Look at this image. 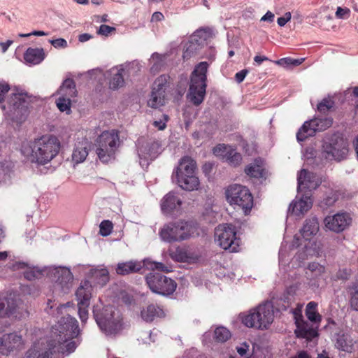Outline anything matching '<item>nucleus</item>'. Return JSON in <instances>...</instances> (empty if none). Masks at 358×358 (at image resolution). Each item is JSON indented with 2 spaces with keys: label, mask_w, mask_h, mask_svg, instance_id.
Wrapping results in <instances>:
<instances>
[{
  "label": "nucleus",
  "mask_w": 358,
  "mask_h": 358,
  "mask_svg": "<svg viewBox=\"0 0 358 358\" xmlns=\"http://www.w3.org/2000/svg\"><path fill=\"white\" fill-rule=\"evenodd\" d=\"M59 96L67 97L72 99L77 95L75 83L72 79H66L57 91Z\"/></svg>",
  "instance_id": "obj_33"
},
{
  "label": "nucleus",
  "mask_w": 358,
  "mask_h": 358,
  "mask_svg": "<svg viewBox=\"0 0 358 358\" xmlns=\"http://www.w3.org/2000/svg\"><path fill=\"white\" fill-rule=\"evenodd\" d=\"M114 29H115L113 27H111L108 25L102 24L99 27L98 34L101 35L108 36Z\"/></svg>",
  "instance_id": "obj_60"
},
{
  "label": "nucleus",
  "mask_w": 358,
  "mask_h": 358,
  "mask_svg": "<svg viewBox=\"0 0 358 358\" xmlns=\"http://www.w3.org/2000/svg\"><path fill=\"white\" fill-rule=\"evenodd\" d=\"M355 342L350 335L342 331L335 335V347L339 350L350 353L354 350Z\"/></svg>",
  "instance_id": "obj_27"
},
{
  "label": "nucleus",
  "mask_w": 358,
  "mask_h": 358,
  "mask_svg": "<svg viewBox=\"0 0 358 358\" xmlns=\"http://www.w3.org/2000/svg\"><path fill=\"white\" fill-rule=\"evenodd\" d=\"M275 15L271 11H267L261 18V21L272 22L274 20Z\"/></svg>",
  "instance_id": "obj_63"
},
{
  "label": "nucleus",
  "mask_w": 358,
  "mask_h": 358,
  "mask_svg": "<svg viewBox=\"0 0 358 358\" xmlns=\"http://www.w3.org/2000/svg\"><path fill=\"white\" fill-rule=\"evenodd\" d=\"M232 148L231 145L219 144L213 148V152L216 157L225 161L227 155H230Z\"/></svg>",
  "instance_id": "obj_42"
},
{
  "label": "nucleus",
  "mask_w": 358,
  "mask_h": 358,
  "mask_svg": "<svg viewBox=\"0 0 358 358\" xmlns=\"http://www.w3.org/2000/svg\"><path fill=\"white\" fill-rule=\"evenodd\" d=\"M143 266L151 270H158L165 272L172 271L171 267L167 266L161 262H153L150 259H145L143 260Z\"/></svg>",
  "instance_id": "obj_43"
},
{
  "label": "nucleus",
  "mask_w": 358,
  "mask_h": 358,
  "mask_svg": "<svg viewBox=\"0 0 358 358\" xmlns=\"http://www.w3.org/2000/svg\"><path fill=\"white\" fill-rule=\"evenodd\" d=\"M138 64L135 62L120 64L111 68L107 73L106 76L110 77L109 87L115 90L124 85V76H129Z\"/></svg>",
  "instance_id": "obj_16"
},
{
  "label": "nucleus",
  "mask_w": 358,
  "mask_h": 358,
  "mask_svg": "<svg viewBox=\"0 0 358 358\" xmlns=\"http://www.w3.org/2000/svg\"><path fill=\"white\" fill-rule=\"evenodd\" d=\"M296 326L295 334L298 338H305L306 341H310L318 336L317 329L319 326L313 323H309L305 320H299Z\"/></svg>",
  "instance_id": "obj_24"
},
{
  "label": "nucleus",
  "mask_w": 358,
  "mask_h": 358,
  "mask_svg": "<svg viewBox=\"0 0 358 358\" xmlns=\"http://www.w3.org/2000/svg\"><path fill=\"white\" fill-rule=\"evenodd\" d=\"M304 61L303 58L301 59H293L291 57H285L275 60L273 62L285 69H290L293 66H297L302 64Z\"/></svg>",
  "instance_id": "obj_41"
},
{
  "label": "nucleus",
  "mask_w": 358,
  "mask_h": 358,
  "mask_svg": "<svg viewBox=\"0 0 358 358\" xmlns=\"http://www.w3.org/2000/svg\"><path fill=\"white\" fill-rule=\"evenodd\" d=\"M242 323L247 327L256 329H267L274 320V311L271 303L260 304L250 309L248 313H241Z\"/></svg>",
  "instance_id": "obj_6"
},
{
  "label": "nucleus",
  "mask_w": 358,
  "mask_h": 358,
  "mask_svg": "<svg viewBox=\"0 0 358 358\" xmlns=\"http://www.w3.org/2000/svg\"><path fill=\"white\" fill-rule=\"evenodd\" d=\"M225 161L231 166H236L241 164L242 156L240 153L237 152L234 148H232L231 152H230V155H227Z\"/></svg>",
  "instance_id": "obj_48"
},
{
  "label": "nucleus",
  "mask_w": 358,
  "mask_h": 358,
  "mask_svg": "<svg viewBox=\"0 0 358 358\" xmlns=\"http://www.w3.org/2000/svg\"><path fill=\"white\" fill-rule=\"evenodd\" d=\"M245 173L252 178H262L265 176V169L262 164L255 162L245 169Z\"/></svg>",
  "instance_id": "obj_38"
},
{
  "label": "nucleus",
  "mask_w": 358,
  "mask_h": 358,
  "mask_svg": "<svg viewBox=\"0 0 358 358\" xmlns=\"http://www.w3.org/2000/svg\"><path fill=\"white\" fill-rule=\"evenodd\" d=\"M182 200L173 192H169L162 200L161 208L164 213H169L173 210L180 209Z\"/></svg>",
  "instance_id": "obj_25"
},
{
  "label": "nucleus",
  "mask_w": 358,
  "mask_h": 358,
  "mask_svg": "<svg viewBox=\"0 0 358 358\" xmlns=\"http://www.w3.org/2000/svg\"><path fill=\"white\" fill-rule=\"evenodd\" d=\"M165 94L162 91L152 90L150 97L148 101V106L152 108H158L164 105Z\"/></svg>",
  "instance_id": "obj_36"
},
{
  "label": "nucleus",
  "mask_w": 358,
  "mask_h": 358,
  "mask_svg": "<svg viewBox=\"0 0 358 358\" xmlns=\"http://www.w3.org/2000/svg\"><path fill=\"white\" fill-rule=\"evenodd\" d=\"M88 155V142L83 141L76 144L72 153V161L76 164L83 162Z\"/></svg>",
  "instance_id": "obj_32"
},
{
  "label": "nucleus",
  "mask_w": 358,
  "mask_h": 358,
  "mask_svg": "<svg viewBox=\"0 0 358 358\" xmlns=\"http://www.w3.org/2000/svg\"><path fill=\"white\" fill-rule=\"evenodd\" d=\"M60 145L61 143L57 137L46 134L24 143L21 147V152L30 162L45 165L57 155Z\"/></svg>",
  "instance_id": "obj_2"
},
{
  "label": "nucleus",
  "mask_w": 358,
  "mask_h": 358,
  "mask_svg": "<svg viewBox=\"0 0 358 358\" xmlns=\"http://www.w3.org/2000/svg\"><path fill=\"white\" fill-rule=\"evenodd\" d=\"M78 315L83 323L86 322L88 318V306L78 303Z\"/></svg>",
  "instance_id": "obj_51"
},
{
  "label": "nucleus",
  "mask_w": 358,
  "mask_h": 358,
  "mask_svg": "<svg viewBox=\"0 0 358 358\" xmlns=\"http://www.w3.org/2000/svg\"><path fill=\"white\" fill-rule=\"evenodd\" d=\"M210 29H200L196 30L191 36L185 46L183 58L188 59L196 55L206 41L210 37Z\"/></svg>",
  "instance_id": "obj_18"
},
{
  "label": "nucleus",
  "mask_w": 358,
  "mask_h": 358,
  "mask_svg": "<svg viewBox=\"0 0 358 358\" xmlns=\"http://www.w3.org/2000/svg\"><path fill=\"white\" fill-rule=\"evenodd\" d=\"M337 199L338 198L336 194L334 192H331L329 194L327 195V197L323 199V201H322V205L326 206H331L336 202Z\"/></svg>",
  "instance_id": "obj_53"
},
{
  "label": "nucleus",
  "mask_w": 358,
  "mask_h": 358,
  "mask_svg": "<svg viewBox=\"0 0 358 358\" xmlns=\"http://www.w3.org/2000/svg\"><path fill=\"white\" fill-rule=\"evenodd\" d=\"M334 102L331 99H324L317 105V110L321 113H325L333 107Z\"/></svg>",
  "instance_id": "obj_50"
},
{
  "label": "nucleus",
  "mask_w": 358,
  "mask_h": 358,
  "mask_svg": "<svg viewBox=\"0 0 358 358\" xmlns=\"http://www.w3.org/2000/svg\"><path fill=\"white\" fill-rule=\"evenodd\" d=\"M15 269L26 268L24 272V278L29 280H32L35 278H38L41 273L36 268L29 267L27 264L24 262H17L14 265Z\"/></svg>",
  "instance_id": "obj_37"
},
{
  "label": "nucleus",
  "mask_w": 358,
  "mask_h": 358,
  "mask_svg": "<svg viewBox=\"0 0 358 358\" xmlns=\"http://www.w3.org/2000/svg\"><path fill=\"white\" fill-rule=\"evenodd\" d=\"M215 241L222 249L236 252L240 249L241 240L236 237V230L231 224H220L215 230Z\"/></svg>",
  "instance_id": "obj_9"
},
{
  "label": "nucleus",
  "mask_w": 358,
  "mask_h": 358,
  "mask_svg": "<svg viewBox=\"0 0 358 358\" xmlns=\"http://www.w3.org/2000/svg\"><path fill=\"white\" fill-rule=\"evenodd\" d=\"M317 303L315 301H310L306 305L305 314L308 320L317 326H319L322 321V316L317 312Z\"/></svg>",
  "instance_id": "obj_34"
},
{
  "label": "nucleus",
  "mask_w": 358,
  "mask_h": 358,
  "mask_svg": "<svg viewBox=\"0 0 358 358\" xmlns=\"http://www.w3.org/2000/svg\"><path fill=\"white\" fill-rule=\"evenodd\" d=\"M196 169V162L189 157H184L173 171L172 178L182 189L194 191L198 189L200 184Z\"/></svg>",
  "instance_id": "obj_5"
},
{
  "label": "nucleus",
  "mask_w": 358,
  "mask_h": 358,
  "mask_svg": "<svg viewBox=\"0 0 358 358\" xmlns=\"http://www.w3.org/2000/svg\"><path fill=\"white\" fill-rule=\"evenodd\" d=\"M171 258L178 262H186L190 259V255L185 248L178 247L175 250H169Z\"/></svg>",
  "instance_id": "obj_40"
},
{
  "label": "nucleus",
  "mask_w": 358,
  "mask_h": 358,
  "mask_svg": "<svg viewBox=\"0 0 358 358\" xmlns=\"http://www.w3.org/2000/svg\"><path fill=\"white\" fill-rule=\"evenodd\" d=\"M292 18V14L290 12H287L285 13L284 16L278 17L277 20L278 24L280 27L285 26L287 22H288Z\"/></svg>",
  "instance_id": "obj_58"
},
{
  "label": "nucleus",
  "mask_w": 358,
  "mask_h": 358,
  "mask_svg": "<svg viewBox=\"0 0 358 358\" xmlns=\"http://www.w3.org/2000/svg\"><path fill=\"white\" fill-rule=\"evenodd\" d=\"M350 304L352 308L358 311V290L355 291L351 297Z\"/></svg>",
  "instance_id": "obj_61"
},
{
  "label": "nucleus",
  "mask_w": 358,
  "mask_h": 358,
  "mask_svg": "<svg viewBox=\"0 0 358 358\" xmlns=\"http://www.w3.org/2000/svg\"><path fill=\"white\" fill-rule=\"evenodd\" d=\"M350 10L348 8L338 7L336 12V17L338 19H347L350 16Z\"/></svg>",
  "instance_id": "obj_54"
},
{
  "label": "nucleus",
  "mask_w": 358,
  "mask_h": 358,
  "mask_svg": "<svg viewBox=\"0 0 358 358\" xmlns=\"http://www.w3.org/2000/svg\"><path fill=\"white\" fill-rule=\"evenodd\" d=\"M351 222L352 218L350 215L343 212L327 216L324 220L325 228L336 233L344 231L351 224Z\"/></svg>",
  "instance_id": "obj_21"
},
{
  "label": "nucleus",
  "mask_w": 358,
  "mask_h": 358,
  "mask_svg": "<svg viewBox=\"0 0 358 358\" xmlns=\"http://www.w3.org/2000/svg\"><path fill=\"white\" fill-rule=\"evenodd\" d=\"M348 153V143L343 138L334 136L325 140L323 144V154L327 159L341 161Z\"/></svg>",
  "instance_id": "obj_15"
},
{
  "label": "nucleus",
  "mask_w": 358,
  "mask_h": 358,
  "mask_svg": "<svg viewBox=\"0 0 358 358\" xmlns=\"http://www.w3.org/2000/svg\"><path fill=\"white\" fill-rule=\"evenodd\" d=\"M332 119L329 117L315 118L306 122L296 134L298 141H303L306 138L313 136L317 131H322L330 127Z\"/></svg>",
  "instance_id": "obj_19"
},
{
  "label": "nucleus",
  "mask_w": 358,
  "mask_h": 358,
  "mask_svg": "<svg viewBox=\"0 0 358 358\" xmlns=\"http://www.w3.org/2000/svg\"><path fill=\"white\" fill-rule=\"evenodd\" d=\"M113 224L110 220H103L100 223L99 225V234L102 236H109L113 230Z\"/></svg>",
  "instance_id": "obj_49"
},
{
  "label": "nucleus",
  "mask_w": 358,
  "mask_h": 358,
  "mask_svg": "<svg viewBox=\"0 0 358 358\" xmlns=\"http://www.w3.org/2000/svg\"><path fill=\"white\" fill-rule=\"evenodd\" d=\"M313 206V199L309 192L305 193L301 197L296 196L290 203L288 213L296 215H303L307 213Z\"/></svg>",
  "instance_id": "obj_23"
},
{
  "label": "nucleus",
  "mask_w": 358,
  "mask_h": 358,
  "mask_svg": "<svg viewBox=\"0 0 358 358\" xmlns=\"http://www.w3.org/2000/svg\"><path fill=\"white\" fill-rule=\"evenodd\" d=\"M47 274L55 282V292L67 293L73 286V275L69 267L50 266Z\"/></svg>",
  "instance_id": "obj_13"
},
{
  "label": "nucleus",
  "mask_w": 358,
  "mask_h": 358,
  "mask_svg": "<svg viewBox=\"0 0 358 358\" xmlns=\"http://www.w3.org/2000/svg\"><path fill=\"white\" fill-rule=\"evenodd\" d=\"M307 268L311 275L316 278V282L313 283L315 286L319 287L325 284L326 268L324 266L317 262H311L308 264Z\"/></svg>",
  "instance_id": "obj_28"
},
{
  "label": "nucleus",
  "mask_w": 358,
  "mask_h": 358,
  "mask_svg": "<svg viewBox=\"0 0 358 358\" xmlns=\"http://www.w3.org/2000/svg\"><path fill=\"white\" fill-rule=\"evenodd\" d=\"M191 234L192 226L183 221L165 224L159 231L161 238L169 243L185 240Z\"/></svg>",
  "instance_id": "obj_12"
},
{
  "label": "nucleus",
  "mask_w": 358,
  "mask_h": 358,
  "mask_svg": "<svg viewBox=\"0 0 358 358\" xmlns=\"http://www.w3.org/2000/svg\"><path fill=\"white\" fill-rule=\"evenodd\" d=\"M24 344L22 336L18 333L3 334L0 336V353L8 355L10 352L20 350Z\"/></svg>",
  "instance_id": "obj_20"
},
{
  "label": "nucleus",
  "mask_w": 358,
  "mask_h": 358,
  "mask_svg": "<svg viewBox=\"0 0 358 358\" xmlns=\"http://www.w3.org/2000/svg\"><path fill=\"white\" fill-rule=\"evenodd\" d=\"M119 136L116 131H105L101 133L96 141V153L103 162H108L114 158Z\"/></svg>",
  "instance_id": "obj_10"
},
{
  "label": "nucleus",
  "mask_w": 358,
  "mask_h": 358,
  "mask_svg": "<svg viewBox=\"0 0 358 358\" xmlns=\"http://www.w3.org/2000/svg\"><path fill=\"white\" fill-rule=\"evenodd\" d=\"M9 85L5 82L0 83V102L3 100L5 94L9 91Z\"/></svg>",
  "instance_id": "obj_59"
},
{
  "label": "nucleus",
  "mask_w": 358,
  "mask_h": 358,
  "mask_svg": "<svg viewBox=\"0 0 358 358\" xmlns=\"http://www.w3.org/2000/svg\"><path fill=\"white\" fill-rule=\"evenodd\" d=\"M57 306V303L55 301H52L49 299L47 303L46 311L48 314L57 316L59 314L62 313V310L66 308V307L70 306V303H66V304H62L58 306L55 309L54 307Z\"/></svg>",
  "instance_id": "obj_44"
},
{
  "label": "nucleus",
  "mask_w": 358,
  "mask_h": 358,
  "mask_svg": "<svg viewBox=\"0 0 358 358\" xmlns=\"http://www.w3.org/2000/svg\"><path fill=\"white\" fill-rule=\"evenodd\" d=\"M248 350L249 345L246 343H243L239 346L236 347V351L241 357H246Z\"/></svg>",
  "instance_id": "obj_57"
},
{
  "label": "nucleus",
  "mask_w": 358,
  "mask_h": 358,
  "mask_svg": "<svg viewBox=\"0 0 358 358\" xmlns=\"http://www.w3.org/2000/svg\"><path fill=\"white\" fill-rule=\"evenodd\" d=\"M138 145L139 162L142 167L148 166L149 162L155 159L161 152L159 143L154 140L145 141L141 138L138 140Z\"/></svg>",
  "instance_id": "obj_17"
},
{
  "label": "nucleus",
  "mask_w": 358,
  "mask_h": 358,
  "mask_svg": "<svg viewBox=\"0 0 358 358\" xmlns=\"http://www.w3.org/2000/svg\"><path fill=\"white\" fill-rule=\"evenodd\" d=\"M247 73H248V71L247 70H242V71L236 73V75H235L236 80L238 83H241L245 79Z\"/></svg>",
  "instance_id": "obj_62"
},
{
  "label": "nucleus",
  "mask_w": 358,
  "mask_h": 358,
  "mask_svg": "<svg viewBox=\"0 0 358 358\" xmlns=\"http://www.w3.org/2000/svg\"><path fill=\"white\" fill-rule=\"evenodd\" d=\"M319 222L316 217L306 219L299 234L294 236L292 243V248H300L295 258L300 262L308 258V256L318 253L317 243L313 237L319 231Z\"/></svg>",
  "instance_id": "obj_3"
},
{
  "label": "nucleus",
  "mask_w": 358,
  "mask_h": 358,
  "mask_svg": "<svg viewBox=\"0 0 358 358\" xmlns=\"http://www.w3.org/2000/svg\"><path fill=\"white\" fill-rule=\"evenodd\" d=\"M31 98L22 90H17L8 98L6 104L1 106L7 118L17 123L24 122L29 114V106Z\"/></svg>",
  "instance_id": "obj_4"
},
{
  "label": "nucleus",
  "mask_w": 358,
  "mask_h": 358,
  "mask_svg": "<svg viewBox=\"0 0 358 358\" xmlns=\"http://www.w3.org/2000/svg\"><path fill=\"white\" fill-rule=\"evenodd\" d=\"M145 280L152 292L161 295H170L177 287V284L173 279L159 273H148Z\"/></svg>",
  "instance_id": "obj_14"
},
{
  "label": "nucleus",
  "mask_w": 358,
  "mask_h": 358,
  "mask_svg": "<svg viewBox=\"0 0 358 358\" xmlns=\"http://www.w3.org/2000/svg\"><path fill=\"white\" fill-rule=\"evenodd\" d=\"M169 120L167 115H163V119L155 120L153 122V126L158 130H164L166 127V122Z\"/></svg>",
  "instance_id": "obj_52"
},
{
  "label": "nucleus",
  "mask_w": 358,
  "mask_h": 358,
  "mask_svg": "<svg viewBox=\"0 0 358 358\" xmlns=\"http://www.w3.org/2000/svg\"><path fill=\"white\" fill-rule=\"evenodd\" d=\"M50 43L55 48H65L68 45L67 41L64 38L50 40Z\"/></svg>",
  "instance_id": "obj_55"
},
{
  "label": "nucleus",
  "mask_w": 358,
  "mask_h": 358,
  "mask_svg": "<svg viewBox=\"0 0 358 358\" xmlns=\"http://www.w3.org/2000/svg\"><path fill=\"white\" fill-rule=\"evenodd\" d=\"M231 336V332L224 327H218L214 331V338L217 342H226Z\"/></svg>",
  "instance_id": "obj_46"
},
{
  "label": "nucleus",
  "mask_w": 358,
  "mask_h": 358,
  "mask_svg": "<svg viewBox=\"0 0 358 358\" xmlns=\"http://www.w3.org/2000/svg\"><path fill=\"white\" fill-rule=\"evenodd\" d=\"M150 70L152 73L158 72L166 63V55L155 52L150 60Z\"/></svg>",
  "instance_id": "obj_39"
},
{
  "label": "nucleus",
  "mask_w": 358,
  "mask_h": 358,
  "mask_svg": "<svg viewBox=\"0 0 358 358\" xmlns=\"http://www.w3.org/2000/svg\"><path fill=\"white\" fill-rule=\"evenodd\" d=\"M298 191L315 189L321 183V178L312 172L301 169L298 174Z\"/></svg>",
  "instance_id": "obj_22"
},
{
  "label": "nucleus",
  "mask_w": 358,
  "mask_h": 358,
  "mask_svg": "<svg viewBox=\"0 0 358 358\" xmlns=\"http://www.w3.org/2000/svg\"><path fill=\"white\" fill-rule=\"evenodd\" d=\"M302 307L303 305L299 304L297 307L292 310V313L294 315V318L295 320V324H297V322H299V320H304L303 319L302 315Z\"/></svg>",
  "instance_id": "obj_56"
},
{
  "label": "nucleus",
  "mask_w": 358,
  "mask_h": 358,
  "mask_svg": "<svg viewBox=\"0 0 358 358\" xmlns=\"http://www.w3.org/2000/svg\"><path fill=\"white\" fill-rule=\"evenodd\" d=\"M226 197L230 205L238 206L247 214L253 206V199L249 189L244 186L234 184L226 190Z\"/></svg>",
  "instance_id": "obj_11"
},
{
  "label": "nucleus",
  "mask_w": 358,
  "mask_h": 358,
  "mask_svg": "<svg viewBox=\"0 0 358 358\" xmlns=\"http://www.w3.org/2000/svg\"><path fill=\"white\" fill-rule=\"evenodd\" d=\"M169 77L166 75L159 76L154 82L152 90L155 91H162L165 94V90L168 83Z\"/></svg>",
  "instance_id": "obj_47"
},
{
  "label": "nucleus",
  "mask_w": 358,
  "mask_h": 358,
  "mask_svg": "<svg viewBox=\"0 0 358 358\" xmlns=\"http://www.w3.org/2000/svg\"><path fill=\"white\" fill-rule=\"evenodd\" d=\"M58 109L63 113L70 114L71 113V100L67 97L59 96L56 100Z\"/></svg>",
  "instance_id": "obj_45"
},
{
  "label": "nucleus",
  "mask_w": 358,
  "mask_h": 358,
  "mask_svg": "<svg viewBox=\"0 0 358 358\" xmlns=\"http://www.w3.org/2000/svg\"><path fill=\"white\" fill-rule=\"evenodd\" d=\"M92 287L89 280L81 282L76 292L78 303L90 306V301L92 297Z\"/></svg>",
  "instance_id": "obj_26"
},
{
  "label": "nucleus",
  "mask_w": 358,
  "mask_h": 358,
  "mask_svg": "<svg viewBox=\"0 0 358 358\" xmlns=\"http://www.w3.org/2000/svg\"><path fill=\"white\" fill-rule=\"evenodd\" d=\"M141 315L143 320L146 322H152L155 318L164 317L165 313L158 306L150 304L147 307L143 308Z\"/></svg>",
  "instance_id": "obj_30"
},
{
  "label": "nucleus",
  "mask_w": 358,
  "mask_h": 358,
  "mask_svg": "<svg viewBox=\"0 0 358 358\" xmlns=\"http://www.w3.org/2000/svg\"><path fill=\"white\" fill-rule=\"evenodd\" d=\"M93 314L100 329L106 335L117 334L122 329V317L113 306L101 308V304L93 307Z\"/></svg>",
  "instance_id": "obj_7"
},
{
  "label": "nucleus",
  "mask_w": 358,
  "mask_h": 358,
  "mask_svg": "<svg viewBox=\"0 0 358 358\" xmlns=\"http://www.w3.org/2000/svg\"><path fill=\"white\" fill-rule=\"evenodd\" d=\"M95 285H105L109 280V272L105 268H91L87 274Z\"/></svg>",
  "instance_id": "obj_29"
},
{
  "label": "nucleus",
  "mask_w": 358,
  "mask_h": 358,
  "mask_svg": "<svg viewBox=\"0 0 358 358\" xmlns=\"http://www.w3.org/2000/svg\"><path fill=\"white\" fill-rule=\"evenodd\" d=\"M79 332L78 321L67 315L52 328V339L43 338L34 343L23 358H62L76 350L77 344L71 340Z\"/></svg>",
  "instance_id": "obj_1"
},
{
  "label": "nucleus",
  "mask_w": 358,
  "mask_h": 358,
  "mask_svg": "<svg viewBox=\"0 0 358 358\" xmlns=\"http://www.w3.org/2000/svg\"><path fill=\"white\" fill-rule=\"evenodd\" d=\"M12 40H8L6 42H0V47L3 53L6 52L8 48L13 44Z\"/></svg>",
  "instance_id": "obj_64"
},
{
  "label": "nucleus",
  "mask_w": 358,
  "mask_h": 358,
  "mask_svg": "<svg viewBox=\"0 0 358 358\" xmlns=\"http://www.w3.org/2000/svg\"><path fill=\"white\" fill-rule=\"evenodd\" d=\"M24 60L29 64H38L43 59V51L38 48H28L24 54Z\"/></svg>",
  "instance_id": "obj_35"
},
{
  "label": "nucleus",
  "mask_w": 358,
  "mask_h": 358,
  "mask_svg": "<svg viewBox=\"0 0 358 358\" xmlns=\"http://www.w3.org/2000/svg\"><path fill=\"white\" fill-rule=\"evenodd\" d=\"M143 267L141 262L136 261H129L119 263L116 268V273L118 275H128L132 273L139 271Z\"/></svg>",
  "instance_id": "obj_31"
},
{
  "label": "nucleus",
  "mask_w": 358,
  "mask_h": 358,
  "mask_svg": "<svg viewBox=\"0 0 358 358\" xmlns=\"http://www.w3.org/2000/svg\"><path fill=\"white\" fill-rule=\"evenodd\" d=\"M208 68V64L206 62H200L195 66L191 74L187 98L194 106H199L204 100Z\"/></svg>",
  "instance_id": "obj_8"
}]
</instances>
